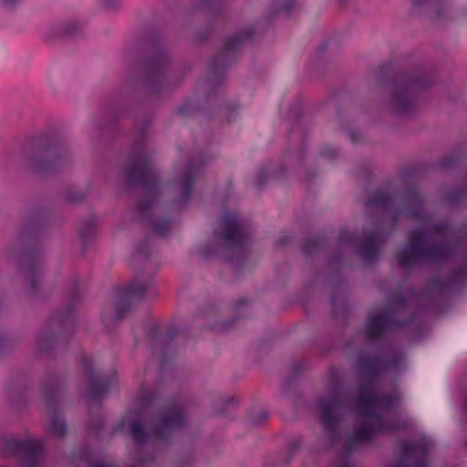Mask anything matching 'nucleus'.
<instances>
[{"label": "nucleus", "mask_w": 467, "mask_h": 467, "mask_svg": "<svg viewBox=\"0 0 467 467\" xmlns=\"http://www.w3.org/2000/svg\"><path fill=\"white\" fill-rule=\"evenodd\" d=\"M404 358L400 352L379 357L366 351L359 353L357 369L366 380L358 385L355 397L342 394L337 389L332 395L319 400L318 413L325 433L331 445L340 447L348 453L384 431L407 428L410 420L400 417L390 420L388 414L398 406L400 395L378 393L372 379L391 370L400 369Z\"/></svg>", "instance_id": "obj_1"}, {"label": "nucleus", "mask_w": 467, "mask_h": 467, "mask_svg": "<svg viewBox=\"0 0 467 467\" xmlns=\"http://www.w3.org/2000/svg\"><path fill=\"white\" fill-rule=\"evenodd\" d=\"M451 253V245L444 228L428 221L410 233L408 244L397 253L396 258L399 266L408 271L419 262H439Z\"/></svg>", "instance_id": "obj_2"}, {"label": "nucleus", "mask_w": 467, "mask_h": 467, "mask_svg": "<svg viewBox=\"0 0 467 467\" xmlns=\"http://www.w3.org/2000/svg\"><path fill=\"white\" fill-rule=\"evenodd\" d=\"M185 423V416L178 406L167 407L154 410L148 432L140 420H129L127 416L123 424H127L134 441L140 446L151 440L161 441L168 440L173 431Z\"/></svg>", "instance_id": "obj_3"}, {"label": "nucleus", "mask_w": 467, "mask_h": 467, "mask_svg": "<svg viewBox=\"0 0 467 467\" xmlns=\"http://www.w3.org/2000/svg\"><path fill=\"white\" fill-rule=\"evenodd\" d=\"M125 175L128 181L145 185L147 196L140 202L138 211L141 218H148L151 211L152 198L157 191L156 173L149 156L144 153L137 154L125 169Z\"/></svg>", "instance_id": "obj_4"}, {"label": "nucleus", "mask_w": 467, "mask_h": 467, "mask_svg": "<svg viewBox=\"0 0 467 467\" xmlns=\"http://www.w3.org/2000/svg\"><path fill=\"white\" fill-rule=\"evenodd\" d=\"M420 79L415 77H401L395 80L388 108L400 118L410 116L416 109L414 92L420 88Z\"/></svg>", "instance_id": "obj_5"}, {"label": "nucleus", "mask_w": 467, "mask_h": 467, "mask_svg": "<svg viewBox=\"0 0 467 467\" xmlns=\"http://www.w3.org/2000/svg\"><path fill=\"white\" fill-rule=\"evenodd\" d=\"M74 326L75 319L71 306L57 312L40 330L37 337L38 348L41 351L49 350L55 342L56 336L67 337L70 335Z\"/></svg>", "instance_id": "obj_6"}, {"label": "nucleus", "mask_w": 467, "mask_h": 467, "mask_svg": "<svg viewBox=\"0 0 467 467\" xmlns=\"http://www.w3.org/2000/svg\"><path fill=\"white\" fill-rule=\"evenodd\" d=\"M2 449L6 456H20L22 458L20 466L29 462L37 465V458L42 451V443L31 438L20 439L16 436H7L2 440Z\"/></svg>", "instance_id": "obj_7"}, {"label": "nucleus", "mask_w": 467, "mask_h": 467, "mask_svg": "<svg viewBox=\"0 0 467 467\" xmlns=\"http://www.w3.org/2000/svg\"><path fill=\"white\" fill-rule=\"evenodd\" d=\"M151 285V277L136 275L132 282L119 291L118 302L115 306V318L122 319L131 306L140 300Z\"/></svg>", "instance_id": "obj_8"}, {"label": "nucleus", "mask_w": 467, "mask_h": 467, "mask_svg": "<svg viewBox=\"0 0 467 467\" xmlns=\"http://www.w3.org/2000/svg\"><path fill=\"white\" fill-rule=\"evenodd\" d=\"M216 234L230 245L241 246L249 236L247 222L235 213H226L216 230Z\"/></svg>", "instance_id": "obj_9"}, {"label": "nucleus", "mask_w": 467, "mask_h": 467, "mask_svg": "<svg viewBox=\"0 0 467 467\" xmlns=\"http://www.w3.org/2000/svg\"><path fill=\"white\" fill-rule=\"evenodd\" d=\"M197 172V168L192 164L177 171V177L171 186L175 197L173 201L175 207L182 208L188 201Z\"/></svg>", "instance_id": "obj_10"}, {"label": "nucleus", "mask_w": 467, "mask_h": 467, "mask_svg": "<svg viewBox=\"0 0 467 467\" xmlns=\"http://www.w3.org/2000/svg\"><path fill=\"white\" fill-rule=\"evenodd\" d=\"M254 32V26H248L240 30L236 35L229 36L213 61V70L216 71L223 67L232 58L241 45L253 36Z\"/></svg>", "instance_id": "obj_11"}, {"label": "nucleus", "mask_w": 467, "mask_h": 467, "mask_svg": "<svg viewBox=\"0 0 467 467\" xmlns=\"http://www.w3.org/2000/svg\"><path fill=\"white\" fill-rule=\"evenodd\" d=\"M431 445L422 441L406 443L398 463L392 467H429L426 454Z\"/></svg>", "instance_id": "obj_12"}, {"label": "nucleus", "mask_w": 467, "mask_h": 467, "mask_svg": "<svg viewBox=\"0 0 467 467\" xmlns=\"http://www.w3.org/2000/svg\"><path fill=\"white\" fill-rule=\"evenodd\" d=\"M60 158L61 153L58 148L55 144H49L47 147H39L34 151L30 165L37 172L55 170L59 166Z\"/></svg>", "instance_id": "obj_13"}, {"label": "nucleus", "mask_w": 467, "mask_h": 467, "mask_svg": "<svg viewBox=\"0 0 467 467\" xmlns=\"http://www.w3.org/2000/svg\"><path fill=\"white\" fill-rule=\"evenodd\" d=\"M83 369L88 385L87 395L92 399H99L108 389L107 384L95 373L94 362L91 358L84 357Z\"/></svg>", "instance_id": "obj_14"}, {"label": "nucleus", "mask_w": 467, "mask_h": 467, "mask_svg": "<svg viewBox=\"0 0 467 467\" xmlns=\"http://www.w3.org/2000/svg\"><path fill=\"white\" fill-rule=\"evenodd\" d=\"M21 271L31 293L37 290L41 284L42 263L39 259L26 257L23 259Z\"/></svg>", "instance_id": "obj_15"}, {"label": "nucleus", "mask_w": 467, "mask_h": 467, "mask_svg": "<svg viewBox=\"0 0 467 467\" xmlns=\"http://www.w3.org/2000/svg\"><path fill=\"white\" fill-rule=\"evenodd\" d=\"M392 326L391 317L389 314H370L366 328L367 337L371 341L379 339Z\"/></svg>", "instance_id": "obj_16"}, {"label": "nucleus", "mask_w": 467, "mask_h": 467, "mask_svg": "<svg viewBox=\"0 0 467 467\" xmlns=\"http://www.w3.org/2000/svg\"><path fill=\"white\" fill-rule=\"evenodd\" d=\"M385 238L381 231L365 235L359 244V253L364 260L371 261L378 256Z\"/></svg>", "instance_id": "obj_17"}, {"label": "nucleus", "mask_w": 467, "mask_h": 467, "mask_svg": "<svg viewBox=\"0 0 467 467\" xmlns=\"http://www.w3.org/2000/svg\"><path fill=\"white\" fill-rule=\"evenodd\" d=\"M421 206V199L415 191H410L401 199L399 210L395 213L394 217L400 215L417 216Z\"/></svg>", "instance_id": "obj_18"}, {"label": "nucleus", "mask_w": 467, "mask_h": 467, "mask_svg": "<svg viewBox=\"0 0 467 467\" xmlns=\"http://www.w3.org/2000/svg\"><path fill=\"white\" fill-rule=\"evenodd\" d=\"M47 406L49 423L47 426L48 432L55 437H64L67 429L64 418L51 406L48 398H46Z\"/></svg>", "instance_id": "obj_19"}, {"label": "nucleus", "mask_w": 467, "mask_h": 467, "mask_svg": "<svg viewBox=\"0 0 467 467\" xmlns=\"http://www.w3.org/2000/svg\"><path fill=\"white\" fill-rule=\"evenodd\" d=\"M167 68V58L161 53L150 58L146 77L150 81H160L164 76Z\"/></svg>", "instance_id": "obj_20"}, {"label": "nucleus", "mask_w": 467, "mask_h": 467, "mask_svg": "<svg viewBox=\"0 0 467 467\" xmlns=\"http://www.w3.org/2000/svg\"><path fill=\"white\" fill-rule=\"evenodd\" d=\"M390 199L381 191H376L371 199L366 203L368 210H376L380 213H389Z\"/></svg>", "instance_id": "obj_21"}, {"label": "nucleus", "mask_w": 467, "mask_h": 467, "mask_svg": "<svg viewBox=\"0 0 467 467\" xmlns=\"http://www.w3.org/2000/svg\"><path fill=\"white\" fill-rule=\"evenodd\" d=\"M442 0H413L412 10L415 14H420L426 10H434L440 17L438 8Z\"/></svg>", "instance_id": "obj_22"}, {"label": "nucleus", "mask_w": 467, "mask_h": 467, "mask_svg": "<svg viewBox=\"0 0 467 467\" xmlns=\"http://www.w3.org/2000/svg\"><path fill=\"white\" fill-rule=\"evenodd\" d=\"M296 6V0H274L268 14L270 16H274L279 13H288L292 11Z\"/></svg>", "instance_id": "obj_23"}, {"label": "nucleus", "mask_w": 467, "mask_h": 467, "mask_svg": "<svg viewBox=\"0 0 467 467\" xmlns=\"http://www.w3.org/2000/svg\"><path fill=\"white\" fill-rule=\"evenodd\" d=\"M78 234L83 241L91 239L96 234V223L93 220L82 222L78 226Z\"/></svg>", "instance_id": "obj_24"}, {"label": "nucleus", "mask_w": 467, "mask_h": 467, "mask_svg": "<svg viewBox=\"0 0 467 467\" xmlns=\"http://www.w3.org/2000/svg\"><path fill=\"white\" fill-rule=\"evenodd\" d=\"M143 448H139L138 451L136 452V456L134 458V462L131 465V467H150L151 462L153 461V455L149 454L146 457L143 455Z\"/></svg>", "instance_id": "obj_25"}, {"label": "nucleus", "mask_w": 467, "mask_h": 467, "mask_svg": "<svg viewBox=\"0 0 467 467\" xmlns=\"http://www.w3.org/2000/svg\"><path fill=\"white\" fill-rule=\"evenodd\" d=\"M153 231L160 235H166L171 230V223L168 220L155 218L151 222Z\"/></svg>", "instance_id": "obj_26"}, {"label": "nucleus", "mask_w": 467, "mask_h": 467, "mask_svg": "<svg viewBox=\"0 0 467 467\" xmlns=\"http://www.w3.org/2000/svg\"><path fill=\"white\" fill-rule=\"evenodd\" d=\"M153 400V395L151 392H146L144 389H141L140 393V406L138 411L139 415H143L146 410L150 408L151 402Z\"/></svg>", "instance_id": "obj_27"}, {"label": "nucleus", "mask_w": 467, "mask_h": 467, "mask_svg": "<svg viewBox=\"0 0 467 467\" xmlns=\"http://www.w3.org/2000/svg\"><path fill=\"white\" fill-rule=\"evenodd\" d=\"M82 26L79 23L71 21L62 26L61 33L67 36H75L80 33Z\"/></svg>", "instance_id": "obj_28"}, {"label": "nucleus", "mask_w": 467, "mask_h": 467, "mask_svg": "<svg viewBox=\"0 0 467 467\" xmlns=\"http://www.w3.org/2000/svg\"><path fill=\"white\" fill-rule=\"evenodd\" d=\"M466 275H467V268H464L463 270H462L459 273L455 274L453 275V277L450 280L449 283H447L445 285H441V286H439V288L441 290H444V289L452 287L455 285H457L459 282L463 281Z\"/></svg>", "instance_id": "obj_29"}, {"label": "nucleus", "mask_w": 467, "mask_h": 467, "mask_svg": "<svg viewBox=\"0 0 467 467\" xmlns=\"http://www.w3.org/2000/svg\"><path fill=\"white\" fill-rule=\"evenodd\" d=\"M101 2L103 6L109 11L116 10L121 5V0H101Z\"/></svg>", "instance_id": "obj_30"}, {"label": "nucleus", "mask_w": 467, "mask_h": 467, "mask_svg": "<svg viewBox=\"0 0 467 467\" xmlns=\"http://www.w3.org/2000/svg\"><path fill=\"white\" fill-rule=\"evenodd\" d=\"M268 171L266 170H260L256 175V178H255V183L258 185V186H262L267 176H268Z\"/></svg>", "instance_id": "obj_31"}, {"label": "nucleus", "mask_w": 467, "mask_h": 467, "mask_svg": "<svg viewBox=\"0 0 467 467\" xmlns=\"http://www.w3.org/2000/svg\"><path fill=\"white\" fill-rule=\"evenodd\" d=\"M90 467H114V466L107 464L105 462H95V463H90Z\"/></svg>", "instance_id": "obj_32"}, {"label": "nucleus", "mask_w": 467, "mask_h": 467, "mask_svg": "<svg viewBox=\"0 0 467 467\" xmlns=\"http://www.w3.org/2000/svg\"><path fill=\"white\" fill-rule=\"evenodd\" d=\"M266 418H267V413L265 412V411H261L260 412V420L259 421H254V423L262 422V421L265 420Z\"/></svg>", "instance_id": "obj_33"}, {"label": "nucleus", "mask_w": 467, "mask_h": 467, "mask_svg": "<svg viewBox=\"0 0 467 467\" xmlns=\"http://www.w3.org/2000/svg\"><path fill=\"white\" fill-rule=\"evenodd\" d=\"M337 467H352V466L348 461H343L338 464Z\"/></svg>", "instance_id": "obj_34"}, {"label": "nucleus", "mask_w": 467, "mask_h": 467, "mask_svg": "<svg viewBox=\"0 0 467 467\" xmlns=\"http://www.w3.org/2000/svg\"><path fill=\"white\" fill-rule=\"evenodd\" d=\"M102 425H103V422H102V420H99V422H98V425H97V426H91V425H90V428H94V429H96V430H99V429H101V428H102Z\"/></svg>", "instance_id": "obj_35"}, {"label": "nucleus", "mask_w": 467, "mask_h": 467, "mask_svg": "<svg viewBox=\"0 0 467 467\" xmlns=\"http://www.w3.org/2000/svg\"><path fill=\"white\" fill-rule=\"evenodd\" d=\"M1 1L7 5H12L16 0H1Z\"/></svg>", "instance_id": "obj_36"}, {"label": "nucleus", "mask_w": 467, "mask_h": 467, "mask_svg": "<svg viewBox=\"0 0 467 467\" xmlns=\"http://www.w3.org/2000/svg\"><path fill=\"white\" fill-rule=\"evenodd\" d=\"M138 253H139L140 254H141L142 256H147V253H146L145 251H143V249H142L141 247H140V248L138 249Z\"/></svg>", "instance_id": "obj_37"}, {"label": "nucleus", "mask_w": 467, "mask_h": 467, "mask_svg": "<svg viewBox=\"0 0 467 467\" xmlns=\"http://www.w3.org/2000/svg\"><path fill=\"white\" fill-rule=\"evenodd\" d=\"M20 467H37V465H34L29 462V463L22 464Z\"/></svg>", "instance_id": "obj_38"}, {"label": "nucleus", "mask_w": 467, "mask_h": 467, "mask_svg": "<svg viewBox=\"0 0 467 467\" xmlns=\"http://www.w3.org/2000/svg\"><path fill=\"white\" fill-rule=\"evenodd\" d=\"M22 235H23V233L22 232H19L16 234V240L19 241L22 239Z\"/></svg>", "instance_id": "obj_39"}, {"label": "nucleus", "mask_w": 467, "mask_h": 467, "mask_svg": "<svg viewBox=\"0 0 467 467\" xmlns=\"http://www.w3.org/2000/svg\"><path fill=\"white\" fill-rule=\"evenodd\" d=\"M4 348V341L3 339L0 337V351L3 349Z\"/></svg>", "instance_id": "obj_40"}, {"label": "nucleus", "mask_w": 467, "mask_h": 467, "mask_svg": "<svg viewBox=\"0 0 467 467\" xmlns=\"http://www.w3.org/2000/svg\"><path fill=\"white\" fill-rule=\"evenodd\" d=\"M464 409H465V411L467 412V399H466V401H465V404H464Z\"/></svg>", "instance_id": "obj_41"}, {"label": "nucleus", "mask_w": 467, "mask_h": 467, "mask_svg": "<svg viewBox=\"0 0 467 467\" xmlns=\"http://www.w3.org/2000/svg\"><path fill=\"white\" fill-rule=\"evenodd\" d=\"M222 328H223V329H226V328H228V327H227V326H224V325H222Z\"/></svg>", "instance_id": "obj_42"}]
</instances>
